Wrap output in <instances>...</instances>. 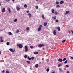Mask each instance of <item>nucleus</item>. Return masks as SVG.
Masks as SVG:
<instances>
[{
	"mask_svg": "<svg viewBox=\"0 0 73 73\" xmlns=\"http://www.w3.org/2000/svg\"><path fill=\"white\" fill-rule=\"evenodd\" d=\"M17 46L18 47H19V48H22L23 47L22 44H18L17 45Z\"/></svg>",
	"mask_w": 73,
	"mask_h": 73,
	"instance_id": "obj_1",
	"label": "nucleus"
},
{
	"mask_svg": "<svg viewBox=\"0 0 73 73\" xmlns=\"http://www.w3.org/2000/svg\"><path fill=\"white\" fill-rule=\"evenodd\" d=\"M25 51L26 52L28 51V46H25Z\"/></svg>",
	"mask_w": 73,
	"mask_h": 73,
	"instance_id": "obj_2",
	"label": "nucleus"
},
{
	"mask_svg": "<svg viewBox=\"0 0 73 73\" xmlns=\"http://www.w3.org/2000/svg\"><path fill=\"white\" fill-rule=\"evenodd\" d=\"M41 27H43V26H42V25H40L39 26V27L38 29L39 31H40L41 30Z\"/></svg>",
	"mask_w": 73,
	"mask_h": 73,
	"instance_id": "obj_3",
	"label": "nucleus"
},
{
	"mask_svg": "<svg viewBox=\"0 0 73 73\" xmlns=\"http://www.w3.org/2000/svg\"><path fill=\"white\" fill-rule=\"evenodd\" d=\"M44 46V45L43 44H39L38 45V47H43Z\"/></svg>",
	"mask_w": 73,
	"mask_h": 73,
	"instance_id": "obj_4",
	"label": "nucleus"
},
{
	"mask_svg": "<svg viewBox=\"0 0 73 73\" xmlns=\"http://www.w3.org/2000/svg\"><path fill=\"white\" fill-rule=\"evenodd\" d=\"M2 12L3 13H4V12H5V8H3L2 10Z\"/></svg>",
	"mask_w": 73,
	"mask_h": 73,
	"instance_id": "obj_5",
	"label": "nucleus"
},
{
	"mask_svg": "<svg viewBox=\"0 0 73 73\" xmlns=\"http://www.w3.org/2000/svg\"><path fill=\"white\" fill-rule=\"evenodd\" d=\"M54 9H52L51 10V12L52 13H54V12H55Z\"/></svg>",
	"mask_w": 73,
	"mask_h": 73,
	"instance_id": "obj_6",
	"label": "nucleus"
},
{
	"mask_svg": "<svg viewBox=\"0 0 73 73\" xmlns=\"http://www.w3.org/2000/svg\"><path fill=\"white\" fill-rule=\"evenodd\" d=\"M56 30H55L53 32V33L54 35H56Z\"/></svg>",
	"mask_w": 73,
	"mask_h": 73,
	"instance_id": "obj_7",
	"label": "nucleus"
},
{
	"mask_svg": "<svg viewBox=\"0 0 73 73\" xmlns=\"http://www.w3.org/2000/svg\"><path fill=\"white\" fill-rule=\"evenodd\" d=\"M9 50L11 52H15V50H13L12 49L10 48L9 49Z\"/></svg>",
	"mask_w": 73,
	"mask_h": 73,
	"instance_id": "obj_8",
	"label": "nucleus"
},
{
	"mask_svg": "<svg viewBox=\"0 0 73 73\" xmlns=\"http://www.w3.org/2000/svg\"><path fill=\"white\" fill-rule=\"evenodd\" d=\"M57 29L58 30V31H61V29H60V27L58 26L57 27Z\"/></svg>",
	"mask_w": 73,
	"mask_h": 73,
	"instance_id": "obj_9",
	"label": "nucleus"
},
{
	"mask_svg": "<svg viewBox=\"0 0 73 73\" xmlns=\"http://www.w3.org/2000/svg\"><path fill=\"white\" fill-rule=\"evenodd\" d=\"M7 10L8 11H9V13H11V9L10 8H8L7 9Z\"/></svg>",
	"mask_w": 73,
	"mask_h": 73,
	"instance_id": "obj_10",
	"label": "nucleus"
},
{
	"mask_svg": "<svg viewBox=\"0 0 73 73\" xmlns=\"http://www.w3.org/2000/svg\"><path fill=\"white\" fill-rule=\"evenodd\" d=\"M58 61H60V62H62V59L59 58L58 60Z\"/></svg>",
	"mask_w": 73,
	"mask_h": 73,
	"instance_id": "obj_11",
	"label": "nucleus"
},
{
	"mask_svg": "<svg viewBox=\"0 0 73 73\" xmlns=\"http://www.w3.org/2000/svg\"><path fill=\"white\" fill-rule=\"evenodd\" d=\"M34 54H38V52H34Z\"/></svg>",
	"mask_w": 73,
	"mask_h": 73,
	"instance_id": "obj_12",
	"label": "nucleus"
},
{
	"mask_svg": "<svg viewBox=\"0 0 73 73\" xmlns=\"http://www.w3.org/2000/svg\"><path fill=\"white\" fill-rule=\"evenodd\" d=\"M69 13V11H66V12L64 13V14L65 15H66V14H68V13Z\"/></svg>",
	"mask_w": 73,
	"mask_h": 73,
	"instance_id": "obj_13",
	"label": "nucleus"
},
{
	"mask_svg": "<svg viewBox=\"0 0 73 73\" xmlns=\"http://www.w3.org/2000/svg\"><path fill=\"white\" fill-rule=\"evenodd\" d=\"M54 13L55 15H58V13L57 11H55Z\"/></svg>",
	"mask_w": 73,
	"mask_h": 73,
	"instance_id": "obj_14",
	"label": "nucleus"
},
{
	"mask_svg": "<svg viewBox=\"0 0 73 73\" xmlns=\"http://www.w3.org/2000/svg\"><path fill=\"white\" fill-rule=\"evenodd\" d=\"M44 26H46V25H47V23L46 22H44Z\"/></svg>",
	"mask_w": 73,
	"mask_h": 73,
	"instance_id": "obj_15",
	"label": "nucleus"
},
{
	"mask_svg": "<svg viewBox=\"0 0 73 73\" xmlns=\"http://www.w3.org/2000/svg\"><path fill=\"white\" fill-rule=\"evenodd\" d=\"M42 18L43 19H45V17H44V14H42Z\"/></svg>",
	"mask_w": 73,
	"mask_h": 73,
	"instance_id": "obj_16",
	"label": "nucleus"
},
{
	"mask_svg": "<svg viewBox=\"0 0 73 73\" xmlns=\"http://www.w3.org/2000/svg\"><path fill=\"white\" fill-rule=\"evenodd\" d=\"M64 3V2L63 1H60V4H63Z\"/></svg>",
	"mask_w": 73,
	"mask_h": 73,
	"instance_id": "obj_17",
	"label": "nucleus"
},
{
	"mask_svg": "<svg viewBox=\"0 0 73 73\" xmlns=\"http://www.w3.org/2000/svg\"><path fill=\"white\" fill-rule=\"evenodd\" d=\"M26 62L28 64H31V62L29 61H27Z\"/></svg>",
	"mask_w": 73,
	"mask_h": 73,
	"instance_id": "obj_18",
	"label": "nucleus"
},
{
	"mask_svg": "<svg viewBox=\"0 0 73 73\" xmlns=\"http://www.w3.org/2000/svg\"><path fill=\"white\" fill-rule=\"evenodd\" d=\"M38 66H38V64H36L35 65V67L36 68H37L38 67Z\"/></svg>",
	"mask_w": 73,
	"mask_h": 73,
	"instance_id": "obj_19",
	"label": "nucleus"
},
{
	"mask_svg": "<svg viewBox=\"0 0 73 73\" xmlns=\"http://www.w3.org/2000/svg\"><path fill=\"white\" fill-rule=\"evenodd\" d=\"M17 9V11H19L20 10V8L19 7H16Z\"/></svg>",
	"mask_w": 73,
	"mask_h": 73,
	"instance_id": "obj_20",
	"label": "nucleus"
},
{
	"mask_svg": "<svg viewBox=\"0 0 73 73\" xmlns=\"http://www.w3.org/2000/svg\"><path fill=\"white\" fill-rule=\"evenodd\" d=\"M53 18L54 20H56V16H55L54 17H53Z\"/></svg>",
	"mask_w": 73,
	"mask_h": 73,
	"instance_id": "obj_21",
	"label": "nucleus"
},
{
	"mask_svg": "<svg viewBox=\"0 0 73 73\" xmlns=\"http://www.w3.org/2000/svg\"><path fill=\"white\" fill-rule=\"evenodd\" d=\"M55 3L57 5H58V4H59V2L58 1L56 2Z\"/></svg>",
	"mask_w": 73,
	"mask_h": 73,
	"instance_id": "obj_22",
	"label": "nucleus"
},
{
	"mask_svg": "<svg viewBox=\"0 0 73 73\" xmlns=\"http://www.w3.org/2000/svg\"><path fill=\"white\" fill-rule=\"evenodd\" d=\"M6 45H9V42H7L6 43Z\"/></svg>",
	"mask_w": 73,
	"mask_h": 73,
	"instance_id": "obj_23",
	"label": "nucleus"
},
{
	"mask_svg": "<svg viewBox=\"0 0 73 73\" xmlns=\"http://www.w3.org/2000/svg\"><path fill=\"white\" fill-rule=\"evenodd\" d=\"M24 7L25 8H27V4H25L24 5Z\"/></svg>",
	"mask_w": 73,
	"mask_h": 73,
	"instance_id": "obj_24",
	"label": "nucleus"
},
{
	"mask_svg": "<svg viewBox=\"0 0 73 73\" xmlns=\"http://www.w3.org/2000/svg\"><path fill=\"white\" fill-rule=\"evenodd\" d=\"M27 58L29 60H31V58H30L29 56L27 57Z\"/></svg>",
	"mask_w": 73,
	"mask_h": 73,
	"instance_id": "obj_25",
	"label": "nucleus"
},
{
	"mask_svg": "<svg viewBox=\"0 0 73 73\" xmlns=\"http://www.w3.org/2000/svg\"><path fill=\"white\" fill-rule=\"evenodd\" d=\"M8 33L9 35H12V33L11 32H9Z\"/></svg>",
	"mask_w": 73,
	"mask_h": 73,
	"instance_id": "obj_26",
	"label": "nucleus"
},
{
	"mask_svg": "<svg viewBox=\"0 0 73 73\" xmlns=\"http://www.w3.org/2000/svg\"><path fill=\"white\" fill-rule=\"evenodd\" d=\"M16 32L17 33H19V30H17Z\"/></svg>",
	"mask_w": 73,
	"mask_h": 73,
	"instance_id": "obj_27",
	"label": "nucleus"
},
{
	"mask_svg": "<svg viewBox=\"0 0 73 73\" xmlns=\"http://www.w3.org/2000/svg\"><path fill=\"white\" fill-rule=\"evenodd\" d=\"M24 57L25 58H27V55H25L24 56Z\"/></svg>",
	"mask_w": 73,
	"mask_h": 73,
	"instance_id": "obj_28",
	"label": "nucleus"
},
{
	"mask_svg": "<svg viewBox=\"0 0 73 73\" xmlns=\"http://www.w3.org/2000/svg\"><path fill=\"white\" fill-rule=\"evenodd\" d=\"M35 7L36 9H38V6H35Z\"/></svg>",
	"mask_w": 73,
	"mask_h": 73,
	"instance_id": "obj_29",
	"label": "nucleus"
},
{
	"mask_svg": "<svg viewBox=\"0 0 73 73\" xmlns=\"http://www.w3.org/2000/svg\"><path fill=\"white\" fill-rule=\"evenodd\" d=\"M65 60H66V58H64L63 60H62L63 61H65Z\"/></svg>",
	"mask_w": 73,
	"mask_h": 73,
	"instance_id": "obj_30",
	"label": "nucleus"
},
{
	"mask_svg": "<svg viewBox=\"0 0 73 73\" xmlns=\"http://www.w3.org/2000/svg\"><path fill=\"white\" fill-rule=\"evenodd\" d=\"M17 21V19H15L14 20V22H16V21Z\"/></svg>",
	"mask_w": 73,
	"mask_h": 73,
	"instance_id": "obj_31",
	"label": "nucleus"
},
{
	"mask_svg": "<svg viewBox=\"0 0 73 73\" xmlns=\"http://www.w3.org/2000/svg\"><path fill=\"white\" fill-rule=\"evenodd\" d=\"M29 27H28L26 28V30L27 31H28V30H29Z\"/></svg>",
	"mask_w": 73,
	"mask_h": 73,
	"instance_id": "obj_32",
	"label": "nucleus"
},
{
	"mask_svg": "<svg viewBox=\"0 0 73 73\" xmlns=\"http://www.w3.org/2000/svg\"><path fill=\"white\" fill-rule=\"evenodd\" d=\"M34 59H35V57H31V60H33Z\"/></svg>",
	"mask_w": 73,
	"mask_h": 73,
	"instance_id": "obj_33",
	"label": "nucleus"
},
{
	"mask_svg": "<svg viewBox=\"0 0 73 73\" xmlns=\"http://www.w3.org/2000/svg\"><path fill=\"white\" fill-rule=\"evenodd\" d=\"M28 15H29V17H31V14L30 13H29L28 14Z\"/></svg>",
	"mask_w": 73,
	"mask_h": 73,
	"instance_id": "obj_34",
	"label": "nucleus"
},
{
	"mask_svg": "<svg viewBox=\"0 0 73 73\" xmlns=\"http://www.w3.org/2000/svg\"><path fill=\"white\" fill-rule=\"evenodd\" d=\"M66 41V40H63L62 41V42H63V43H64V42H65Z\"/></svg>",
	"mask_w": 73,
	"mask_h": 73,
	"instance_id": "obj_35",
	"label": "nucleus"
},
{
	"mask_svg": "<svg viewBox=\"0 0 73 73\" xmlns=\"http://www.w3.org/2000/svg\"><path fill=\"white\" fill-rule=\"evenodd\" d=\"M30 48H31V49H33V46H30Z\"/></svg>",
	"mask_w": 73,
	"mask_h": 73,
	"instance_id": "obj_36",
	"label": "nucleus"
},
{
	"mask_svg": "<svg viewBox=\"0 0 73 73\" xmlns=\"http://www.w3.org/2000/svg\"><path fill=\"white\" fill-rule=\"evenodd\" d=\"M46 71L47 72H49V68H47L46 69Z\"/></svg>",
	"mask_w": 73,
	"mask_h": 73,
	"instance_id": "obj_37",
	"label": "nucleus"
},
{
	"mask_svg": "<svg viewBox=\"0 0 73 73\" xmlns=\"http://www.w3.org/2000/svg\"><path fill=\"white\" fill-rule=\"evenodd\" d=\"M0 41L1 42H4V41H3V39H2L1 40H0Z\"/></svg>",
	"mask_w": 73,
	"mask_h": 73,
	"instance_id": "obj_38",
	"label": "nucleus"
},
{
	"mask_svg": "<svg viewBox=\"0 0 73 73\" xmlns=\"http://www.w3.org/2000/svg\"><path fill=\"white\" fill-rule=\"evenodd\" d=\"M55 21L56 22V23H58V20L57 19Z\"/></svg>",
	"mask_w": 73,
	"mask_h": 73,
	"instance_id": "obj_39",
	"label": "nucleus"
},
{
	"mask_svg": "<svg viewBox=\"0 0 73 73\" xmlns=\"http://www.w3.org/2000/svg\"><path fill=\"white\" fill-rule=\"evenodd\" d=\"M68 62V61L66 60L65 62H64V63L65 64H66Z\"/></svg>",
	"mask_w": 73,
	"mask_h": 73,
	"instance_id": "obj_40",
	"label": "nucleus"
},
{
	"mask_svg": "<svg viewBox=\"0 0 73 73\" xmlns=\"http://www.w3.org/2000/svg\"><path fill=\"white\" fill-rule=\"evenodd\" d=\"M66 67H67V68H69V65H66Z\"/></svg>",
	"mask_w": 73,
	"mask_h": 73,
	"instance_id": "obj_41",
	"label": "nucleus"
},
{
	"mask_svg": "<svg viewBox=\"0 0 73 73\" xmlns=\"http://www.w3.org/2000/svg\"><path fill=\"white\" fill-rule=\"evenodd\" d=\"M56 7H57V8H59V7H60V5H57L56 6Z\"/></svg>",
	"mask_w": 73,
	"mask_h": 73,
	"instance_id": "obj_42",
	"label": "nucleus"
},
{
	"mask_svg": "<svg viewBox=\"0 0 73 73\" xmlns=\"http://www.w3.org/2000/svg\"><path fill=\"white\" fill-rule=\"evenodd\" d=\"M61 64H59L58 65V67H60V66H61Z\"/></svg>",
	"mask_w": 73,
	"mask_h": 73,
	"instance_id": "obj_43",
	"label": "nucleus"
},
{
	"mask_svg": "<svg viewBox=\"0 0 73 73\" xmlns=\"http://www.w3.org/2000/svg\"><path fill=\"white\" fill-rule=\"evenodd\" d=\"M0 40H3V38H2V37H0Z\"/></svg>",
	"mask_w": 73,
	"mask_h": 73,
	"instance_id": "obj_44",
	"label": "nucleus"
},
{
	"mask_svg": "<svg viewBox=\"0 0 73 73\" xmlns=\"http://www.w3.org/2000/svg\"><path fill=\"white\" fill-rule=\"evenodd\" d=\"M4 72H5V71H4V70H3L2 71V73H4Z\"/></svg>",
	"mask_w": 73,
	"mask_h": 73,
	"instance_id": "obj_45",
	"label": "nucleus"
},
{
	"mask_svg": "<svg viewBox=\"0 0 73 73\" xmlns=\"http://www.w3.org/2000/svg\"><path fill=\"white\" fill-rule=\"evenodd\" d=\"M6 73H9V71L8 70H7V71H6Z\"/></svg>",
	"mask_w": 73,
	"mask_h": 73,
	"instance_id": "obj_46",
	"label": "nucleus"
},
{
	"mask_svg": "<svg viewBox=\"0 0 73 73\" xmlns=\"http://www.w3.org/2000/svg\"><path fill=\"white\" fill-rule=\"evenodd\" d=\"M29 12V10H27L26 11L27 13H28Z\"/></svg>",
	"mask_w": 73,
	"mask_h": 73,
	"instance_id": "obj_47",
	"label": "nucleus"
},
{
	"mask_svg": "<svg viewBox=\"0 0 73 73\" xmlns=\"http://www.w3.org/2000/svg\"><path fill=\"white\" fill-rule=\"evenodd\" d=\"M59 69L60 70V71H61V70H62V69H61V68H59Z\"/></svg>",
	"mask_w": 73,
	"mask_h": 73,
	"instance_id": "obj_48",
	"label": "nucleus"
},
{
	"mask_svg": "<svg viewBox=\"0 0 73 73\" xmlns=\"http://www.w3.org/2000/svg\"><path fill=\"white\" fill-rule=\"evenodd\" d=\"M70 59H71V60H73V57H71L70 58Z\"/></svg>",
	"mask_w": 73,
	"mask_h": 73,
	"instance_id": "obj_49",
	"label": "nucleus"
},
{
	"mask_svg": "<svg viewBox=\"0 0 73 73\" xmlns=\"http://www.w3.org/2000/svg\"><path fill=\"white\" fill-rule=\"evenodd\" d=\"M71 32L73 34V31L72 30H71Z\"/></svg>",
	"mask_w": 73,
	"mask_h": 73,
	"instance_id": "obj_50",
	"label": "nucleus"
},
{
	"mask_svg": "<svg viewBox=\"0 0 73 73\" xmlns=\"http://www.w3.org/2000/svg\"><path fill=\"white\" fill-rule=\"evenodd\" d=\"M68 33H69L70 34V31H68Z\"/></svg>",
	"mask_w": 73,
	"mask_h": 73,
	"instance_id": "obj_51",
	"label": "nucleus"
},
{
	"mask_svg": "<svg viewBox=\"0 0 73 73\" xmlns=\"http://www.w3.org/2000/svg\"><path fill=\"white\" fill-rule=\"evenodd\" d=\"M67 73H69V71H67Z\"/></svg>",
	"mask_w": 73,
	"mask_h": 73,
	"instance_id": "obj_52",
	"label": "nucleus"
},
{
	"mask_svg": "<svg viewBox=\"0 0 73 73\" xmlns=\"http://www.w3.org/2000/svg\"><path fill=\"white\" fill-rule=\"evenodd\" d=\"M52 73H55V71H53Z\"/></svg>",
	"mask_w": 73,
	"mask_h": 73,
	"instance_id": "obj_53",
	"label": "nucleus"
},
{
	"mask_svg": "<svg viewBox=\"0 0 73 73\" xmlns=\"http://www.w3.org/2000/svg\"><path fill=\"white\" fill-rule=\"evenodd\" d=\"M12 1L13 2H14V1H15V0H12Z\"/></svg>",
	"mask_w": 73,
	"mask_h": 73,
	"instance_id": "obj_54",
	"label": "nucleus"
},
{
	"mask_svg": "<svg viewBox=\"0 0 73 73\" xmlns=\"http://www.w3.org/2000/svg\"><path fill=\"white\" fill-rule=\"evenodd\" d=\"M7 1H9V0H6Z\"/></svg>",
	"mask_w": 73,
	"mask_h": 73,
	"instance_id": "obj_55",
	"label": "nucleus"
},
{
	"mask_svg": "<svg viewBox=\"0 0 73 73\" xmlns=\"http://www.w3.org/2000/svg\"><path fill=\"white\" fill-rule=\"evenodd\" d=\"M36 1H38V0H36Z\"/></svg>",
	"mask_w": 73,
	"mask_h": 73,
	"instance_id": "obj_56",
	"label": "nucleus"
},
{
	"mask_svg": "<svg viewBox=\"0 0 73 73\" xmlns=\"http://www.w3.org/2000/svg\"><path fill=\"white\" fill-rule=\"evenodd\" d=\"M0 6H1V3H0Z\"/></svg>",
	"mask_w": 73,
	"mask_h": 73,
	"instance_id": "obj_57",
	"label": "nucleus"
},
{
	"mask_svg": "<svg viewBox=\"0 0 73 73\" xmlns=\"http://www.w3.org/2000/svg\"><path fill=\"white\" fill-rule=\"evenodd\" d=\"M44 49V48H43V50Z\"/></svg>",
	"mask_w": 73,
	"mask_h": 73,
	"instance_id": "obj_58",
	"label": "nucleus"
},
{
	"mask_svg": "<svg viewBox=\"0 0 73 73\" xmlns=\"http://www.w3.org/2000/svg\"><path fill=\"white\" fill-rule=\"evenodd\" d=\"M1 54V52L0 51V54Z\"/></svg>",
	"mask_w": 73,
	"mask_h": 73,
	"instance_id": "obj_59",
	"label": "nucleus"
},
{
	"mask_svg": "<svg viewBox=\"0 0 73 73\" xmlns=\"http://www.w3.org/2000/svg\"><path fill=\"white\" fill-rule=\"evenodd\" d=\"M40 64H41V62H40Z\"/></svg>",
	"mask_w": 73,
	"mask_h": 73,
	"instance_id": "obj_60",
	"label": "nucleus"
},
{
	"mask_svg": "<svg viewBox=\"0 0 73 73\" xmlns=\"http://www.w3.org/2000/svg\"><path fill=\"white\" fill-rule=\"evenodd\" d=\"M66 0V1H67V0Z\"/></svg>",
	"mask_w": 73,
	"mask_h": 73,
	"instance_id": "obj_61",
	"label": "nucleus"
},
{
	"mask_svg": "<svg viewBox=\"0 0 73 73\" xmlns=\"http://www.w3.org/2000/svg\"><path fill=\"white\" fill-rule=\"evenodd\" d=\"M1 31H2V30H1Z\"/></svg>",
	"mask_w": 73,
	"mask_h": 73,
	"instance_id": "obj_62",
	"label": "nucleus"
}]
</instances>
